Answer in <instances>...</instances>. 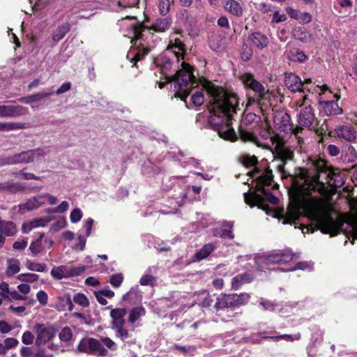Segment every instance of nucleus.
Here are the masks:
<instances>
[{"instance_id":"obj_49","label":"nucleus","mask_w":357,"mask_h":357,"mask_svg":"<svg viewBox=\"0 0 357 357\" xmlns=\"http://www.w3.org/2000/svg\"><path fill=\"white\" fill-rule=\"evenodd\" d=\"M43 245L40 241H36L31 243L29 250L33 255H36L43 250Z\"/></svg>"},{"instance_id":"obj_1","label":"nucleus","mask_w":357,"mask_h":357,"mask_svg":"<svg viewBox=\"0 0 357 357\" xmlns=\"http://www.w3.org/2000/svg\"><path fill=\"white\" fill-rule=\"evenodd\" d=\"M290 176L292 186L289 190V206L273 213L284 216L282 223H294L303 214L317 223H357V207L349 213H340L331 202L326 183L335 188L342 186L345 175L340 169L328 168L324 160H312L307 168H298Z\"/></svg>"},{"instance_id":"obj_36","label":"nucleus","mask_w":357,"mask_h":357,"mask_svg":"<svg viewBox=\"0 0 357 357\" xmlns=\"http://www.w3.org/2000/svg\"><path fill=\"white\" fill-rule=\"evenodd\" d=\"M73 301L77 305L87 307L89 306V301L86 296L83 293H77L73 296Z\"/></svg>"},{"instance_id":"obj_63","label":"nucleus","mask_w":357,"mask_h":357,"mask_svg":"<svg viewBox=\"0 0 357 357\" xmlns=\"http://www.w3.org/2000/svg\"><path fill=\"white\" fill-rule=\"evenodd\" d=\"M50 0H29L30 3L32 6V10H37L40 6L46 4L48 3Z\"/></svg>"},{"instance_id":"obj_9","label":"nucleus","mask_w":357,"mask_h":357,"mask_svg":"<svg viewBox=\"0 0 357 357\" xmlns=\"http://www.w3.org/2000/svg\"><path fill=\"white\" fill-rule=\"evenodd\" d=\"M241 81L245 86L252 89L257 95L259 99V104L261 105V109L265 110L264 107H266V101L268 100L271 96L268 90L250 73H245L241 76Z\"/></svg>"},{"instance_id":"obj_56","label":"nucleus","mask_w":357,"mask_h":357,"mask_svg":"<svg viewBox=\"0 0 357 357\" xmlns=\"http://www.w3.org/2000/svg\"><path fill=\"white\" fill-rule=\"evenodd\" d=\"M154 278L151 275H144L140 280L139 283L142 286L153 285Z\"/></svg>"},{"instance_id":"obj_35","label":"nucleus","mask_w":357,"mask_h":357,"mask_svg":"<svg viewBox=\"0 0 357 357\" xmlns=\"http://www.w3.org/2000/svg\"><path fill=\"white\" fill-rule=\"evenodd\" d=\"M24 128V123H0V132L15 130L18 129H22Z\"/></svg>"},{"instance_id":"obj_12","label":"nucleus","mask_w":357,"mask_h":357,"mask_svg":"<svg viewBox=\"0 0 357 357\" xmlns=\"http://www.w3.org/2000/svg\"><path fill=\"white\" fill-rule=\"evenodd\" d=\"M77 350L89 355H97L101 357L107 356L108 351L102 345L100 341L93 337L82 339L78 345Z\"/></svg>"},{"instance_id":"obj_43","label":"nucleus","mask_w":357,"mask_h":357,"mask_svg":"<svg viewBox=\"0 0 357 357\" xmlns=\"http://www.w3.org/2000/svg\"><path fill=\"white\" fill-rule=\"evenodd\" d=\"M174 349L181 351V352H182L185 356H193L196 351V348L194 346L185 347L174 344Z\"/></svg>"},{"instance_id":"obj_59","label":"nucleus","mask_w":357,"mask_h":357,"mask_svg":"<svg viewBox=\"0 0 357 357\" xmlns=\"http://www.w3.org/2000/svg\"><path fill=\"white\" fill-rule=\"evenodd\" d=\"M69 208V204L66 201H63L58 206L52 209L51 211L54 213H62L66 212Z\"/></svg>"},{"instance_id":"obj_25","label":"nucleus","mask_w":357,"mask_h":357,"mask_svg":"<svg viewBox=\"0 0 357 357\" xmlns=\"http://www.w3.org/2000/svg\"><path fill=\"white\" fill-rule=\"evenodd\" d=\"M224 8L227 12L237 17L241 16L243 13L240 3L236 0H225Z\"/></svg>"},{"instance_id":"obj_16","label":"nucleus","mask_w":357,"mask_h":357,"mask_svg":"<svg viewBox=\"0 0 357 357\" xmlns=\"http://www.w3.org/2000/svg\"><path fill=\"white\" fill-rule=\"evenodd\" d=\"M28 114V109L20 105H0V118H13Z\"/></svg>"},{"instance_id":"obj_32","label":"nucleus","mask_w":357,"mask_h":357,"mask_svg":"<svg viewBox=\"0 0 357 357\" xmlns=\"http://www.w3.org/2000/svg\"><path fill=\"white\" fill-rule=\"evenodd\" d=\"M344 160L347 162H354L357 160V151L351 145L347 146L344 151Z\"/></svg>"},{"instance_id":"obj_20","label":"nucleus","mask_w":357,"mask_h":357,"mask_svg":"<svg viewBox=\"0 0 357 357\" xmlns=\"http://www.w3.org/2000/svg\"><path fill=\"white\" fill-rule=\"evenodd\" d=\"M127 311L125 308H114L110 312V317L112 319V328L124 326L126 321L124 317Z\"/></svg>"},{"instance_id":"obj_21","label":"nucleus","mask_w":357,"mask_h":357,"mask_svg":"<svg viewBox=\"0 0 357 357\" xmlns=\"http://www.w3.org/2000/svg\"><path fill=\"white\" fill-rule=\"evenodd\" d=\"M41 206H43V202H40L38 195L37 196L28 199L25 203L20 204L18 211L23 214L27 211L38 208Z\"/></svg>"},{"instance_id":"obj_52","label":"nucleus","mask_w":357,"mask_h":357,"mask_svg":"<svg viewBox=\"0 0 357 357\" xmlns=\"http://www.w3.org/2000/svg\"><path fill=\"white\" fill-rule=\"evenodd\" d=\"M273 18L271 20L272 23H279L284 22L287 20V17L284 14H280L277 10H273Z\"/></svg>"},{"instance_id":"obj_51","label":"nucleus","mask_w":357,"mask_h":357,"mask_svg":"<svg viewBox=\"0 0 357 357\" xmlns=\"http://www.w3.org/2000/svg\"><path fill=\"white\" fill-rule=\"evenodd\" d=\"M20 266L18 261L15 264H10L6 270V275L8 277L13 276L20 271Z\"/></svg>"},{"instance_id":"obj_7","label":"nucleus","mask_w":357,"mask_h":357,"mask_svg":"<svg viewBox=\"0 0 357 357\" xmlns=\"http://www.w3.org/2000/svg\"><path fill=\"white\" fill-rule=\"evenodd\" d=\"M284 84L285 86L293 92H303L307 91L310 93H319V95H324L326 97H330L331 93L328 90L326 85H315L312 84L311 79H305L302 82L301 79L294 73H287L284 75Z\"/></svg>"},{"instance_id":"obj_47","label":"nucleus","mask_w":357,"mask_h":357,"mask_svg":"<svg viewBox=\"0 0 357 357\" xmlns=\"http://www.w3.org/2000/svg\"><path fill=\"white\" fill-rule=\"evenodd\" d=\"M8 225H0V247L2 246L3 243L5 241V237L3 235V233L5 236H12L14 234V232L10 231V229H7V226Z\"/></svg>"},{"instance_id":"obj_29","label":"nucleus","mask_w":357,"mask_h":357,"mask_svg":"<svg viewBox=\"0 0 357 357\" xmlns=\"http://www.w3.org/2000/svg\"><path fill=\"white\" fill-rule=\"evenodd\" d=\"M51 95V92L43 91L33 94L31 96L21 98L19 99V101L24 104L31 105L33 102H39L41 100L50 96Z\"/></svg>"},{"instance_id":"obj_19","label":"nucleus","mask_w":357,"mask_h":357,"mask_svg":"<svg viewBox=\"0 0 357 357\" xmlns=\"http://www.w3.org/2000/svg\"><path fill=\"white\" fill-rule=\"evenodd\" d=\"M248 42L251 46L262 50L268 46L269 40L266 35L260 32H255L248 36Z\"/></svg>"},{"instance_id":"obj_8","label":"nucleus","mask_w":357,"mask_h":357,"mask_svg":"<svg viewBox=\"0 0 357 357\" xmlns=\"http://www.w3.org/2000/svg\"><path fill=\"white\" fill-rule=\"evenodd\" d=\"M250 298V296L247 293L240 294H220L216 297L213 308L217 311L225 308L235 309L247 304Z\"/></svg>"},{"instance_id":"obj_18","label":"nucleus","mask_w":357,"mask_h":357,"mask_svg":"<svg viewBox=\"0 0 357 357\" xmlns=\"http://www.w3.org/2000/svg\"><path fill=\"white\" fill-rule=\"evenodd\" d=\"M337 137L347 142H355L357 139V131L350 126H340L335 129Z\"/></svg>"},{"instance_id":"obj_48","label":"nucleus","mask_w":357,"mask_h":357,"mask_svg":"<svg viewBox=\"0 0 357 357\" xmlns=\"http://www.w3.org/2000/svg\"><path fill=\"white\" fill-rule=\"evenodd\" d=\"M186 199L187 197L185 193L183 195V197L180 200H178V198L173 199L169 205V207L172 208V211L170 213H175V211L177 210V207L181 206L183 204H184V199ZM169 213V212H168L167 213Z\"/></svg>"},{"instance_id":"obj_34","label":"nucleus","mask_w":357,"mask_h":357,"mask_svg":"<svg viewBox=\"0 0 357 357\" xmlns=\"http://www.w3.org/2000/svg\"><path fill=\"white\" fill-rule=\"evenodd\" d=\"M270 339L274 341H279L280 340H284L287 342H294L295 340H299L301 338V334L300 333H295L294 335L282 334L276 336H271Z\"/></svg>"},{"instance_id":"obj_28","label":"nucleus","mask_w":357,"mask_h":357,"mask_svg":"<svg viewBox=\"0 0 357 357\" xmlns=\"http://www.w3.org/2000/svg\"><path fill=\"white\" fill-rule=\"evenodd\" d=\"M175 160L183 167H194L198 169L201 165L200 160L194 158H186L181 152L176 155Z\"/></svg>"},{"instance_id":"obj_38","label":"nucleus","mask_w":357,"mask_h":357,"mask_svg":"<svg viewBox=\"0 0 357 357\" xmlns=\"http://www.w3.org/2000/svg\"><path fill=\"white\" fill-rule=\"evenodd\" d=\"M26 266L29 270L37 272H44L47 267L45 264L35 263L30 260H27Z\"/></svg>"},{"instance_id":"obj_57","label":"nucleus","mask_w":357,"mask_h":357,"mask_svg":"<svg viewBox=\"0 0 357 357\" xmlns=\"http://www.w3.org/2000/svg\"><path fill=\"white\" fill-rule=\"evenodd\" d=\"M101 342L105 345L107 348L111 350L116 349V344L111 338L108 337H102Z\"/></svg>"},{"instance_id":"obj_6","label":"nucleus","mask_w":357,"mask_h":357,"mask_svg":"<svg viewBox=\"0 0 357 357\" xmlns=\"http://www.w3.org/2000/svg\"><path fill=\"white\" fill-rule=\"evenodd\" d=\"M344 225H294L295 229L301 230L303 234H312L315 231L320 230L324 234H329L331 237L335 236L343 233L345 236L350 239L352 238L351 243L357 239V225H347L348 229H344Z\"/></svg>"},{"instance_id":"obj_33","label":"nucleus","mask_w":357,"mask_h":357,"mask_svg":"<svg viewBox=\"0 0 357 357\" xmlns=\"http://www.w3.org/2000/svg\"><path fill=\"white\" fill-rule=\"evenodd\" d=\"M146 310L143 307H136L130 310L129 313L128 321L134 324L137 320L144 315H145Z\"/></svg>"},{"instance_id":"obj_54","label":"nucleus","mask_w":357,"mask_h":357,"mask_svg":"<svg viewBox=\"0 0 357 357\" xmlns=\"http://www.w3.org/2000/svg\"><path fill=\"white\" fill-rule=\"evenodd\" d=\"M36 298L40 305H45L47 303L48 296L45 291L40 290L38 291L36 294Z\"/></svg>"},{"instance_id":"obj_61","label":"nucleus","mask_w":357,"mask_h":357,"mask_svg":"<svg viewBox=\"0 0 357 357\" xmlns=\"http://www.w3.org/2000/svg\"><path fill=\"white\" fill-rule=\"evenodd\" d=\"M258 10L264 13H273L274 7L269 3H261L257 7Z\"/></svg>"},{"instance_id":"obj_26","label":"nucleus","mask_w":357,"mask_h":357,"mask_svg":"<svg viewBox=\"0 0 357 357\" xmlns=\"http://www.w3.org/2000/svg\"><path fill=\"white\" fill-rule=\"evenodd\" d=\"M252 277L248 273H243L238 274L234 277L231 280V289L237 290L240 289L243 284L250 282L252 280Z\"/></svg>"},{"instance_id":"obj_30","label":"nucleus","mask_w":357,"mask_h":357,"mask_svg":"<svg viewBox=\"0 0 357 357\" xmlns=\"http://www.w3.org/2000/svg\"><path fill=\"white\" fill-rule=\"evenodd\" d=\"M228 229H213V236L220 237L222 239H233L234 234L232 231L233 225H229Z\"/></svg>"},{"instance_id":"obj_22","label":"nucleus","mask_w":357,"mask_h":357,"mask_svg":"<svg viewBox=\"0 0 357 357\" xmlns=\"http://www.w3.org/2000/svg\"><path fill=\"white\" fill-rule=\"evenodd\" d=\"M70 24L67 22L59 25L52 32L51 36L52 46L55 45L59 41L64 38L70 31Z\"/></svg>"},{"instance_id":"obj_24","label":"nucleus","mask_w":357,"mask_h":357,"mask_svg":"<svg viewBox=\"0 0 357 357\" xmlns=\"http://www.w3.org/2000/svg\"><path fill=\"white\" fill-rule=\"evenodd\" d=\"M275 151L277 157L283 162L291 160L293 158V151L284 146L280 142H277L275 144Z\"/></svg>"},{"instance_id":"obj_11","label":"nucleus","mask_w":357,"mask_h":357,"mask_svg":"<svg viewBox=\"0 0 357 357\" xmlns=\"http://www.w3.org/2000/svg\"><path fill=\"white\" fill-rule=\"evenodd\" d=\"M328 90L331 93V96L328 98L324 95L317 93L319 98V104L321 107V112L326 116L337 115L342 112V109L337 104L338 100L340 98L339 93H333L328 88Z\"/></svg>"},{"instance_id":"obj_13","label":"nucleus","mask_w":357,"mask_h":357,"mask_svg":"<svg viewBox=\"0 0 357 357\" xmlns=\"http://www.w3.org/2000/svg\"><path fill=\"white\" fill-rule=\"evenodd\" d=\"M299 257V253L293 252L291 250H280L262 256L261 259L266 265L285 264Z\"/></svg>"},{"instance_id":"obj_27","label":"nucleus","mask_w":357,"mask_h":357,"mask_svg":"<svg viewBox=\"0 0 357 357\" xmlns=\"http://www.w3.org/2000/svg\"><path fill=\"white\" fill-rule=\"evenodd\" d=\"M240 137L241 140H243V142H251L257 145L258 146H262L267 149L270 148L269 144H262L261 142H260L258 137L252 132L241 129Z\"/></svg>"},{"instance_id":"obj_4","label":"nucleus","mask_w":357,"mask_h":357,"mask_svg":"<svg viewBox=\"0 0 357 357\" xmlns=\"http://www.w3.org/2000/svg\"><path fill=\"white\" fill-rule=\"evenodd\" d=\"M257 162V158L255 156H244L243 163L245 166H255L254 169L247 173L250 178L247 181L248 185H251L256 191L254 193H244L245 202L250 207L257 206L266 212L268 215H271L277 218L279 221L283 220L284 222V216L274 215L273 213L281 212L284 208L272 209L267 203L276 205L279 199L271 193L267 188L272 183L273 174L272 170L268 167H260L255 166Z\"/></svg>"},{"instance_id":"obj_17","label":"nucleus","mask_w":357,"mask_h":357,"mask_svg":"<svg viewBox=\"0 0 357 357\" xmlns=\"http://www.w3.org/2000/svg\"><path fill=\"white\" fill-rule=\"evenodd\" d=\"M273 115L274 126L277 130L284 132L291 130L294 131L290 124L291 118L287 113L278 112L273 113Z\"/></svg>"},{"instance_id":"obj_3","label":"nucleus","mask_w":357,"mask_h":357,"mask_svg":"<svg viewBox=\"0 0 357 357\" xmlns=\"http://www.w3.org/2000/svg\"><path fill=\"white\" fill-rule=\"evenodd\" d=\"M172 20L171 17H157L150 26L127 17L119 21L123 35L131 39L133 47L128 52L127 59L134 65L147 54L156 45L158 38L154 33H163L168 30Z\"/></svg>"},{"instance_id":"obj_50","label":"nucleus","mask_w":357,"mask_h":357,"mask_svg":"<svg viewBox=\"0 0 357 357\" xmlns=\"http://www.w3.org/2000/svg\"><path fill=\"white\" fill-rule=\"evenodd\" d=\"M70 221L73 223L79 222L82 218V212L79 208H75L70 213Z\"/></svg>"},{"instance_id":"obj_62","label":"nucleus","mask_w":357,"mask_h":357,"mask_svg":"<svg viewBox=\"0 0 357 357\" xmlns=\"http://www.w3.org/2000/svg\"><path fill=\"white\" fill-rule=\"evenodd\" d=\"M18 344V340L14 337H8L4 340V344L7 350L15 347Z\"/></svg>"},{"instance_id":"obj_42","label":"nucleus","mask_w":357,"mask_h":357,"mask_svg":"<svg viewBox=\"0 0 357 357\" xmlns=\"http://www.w3.org/2000/svg\"><path fill=\"white\" fill-rule=\"evenodd\" d=\"M192 102L195 106H201L204 102L203 89L197 91L191 97Z\"/></svg>"},{"instance_id":"obj_40","label":"nucleus","mask_w":357,"mask_h":357,"mask_svg":"<svg viewBox=\"0 0 357 357\" xmlns=\"http://www.w3.org/2000/svg\"><path fill=\"white\" fill-rule=\"evenodd\" d=\"M17 280L24 282H34L38 280L39 276L35 273H22L17 275Z\"/></svg>"},{"instance_id":"obj_55","label":"nucleus","mask_w":357,"mask_h":357,"mask_svg":"<svg viewBox=\"0 0 357 357\" xmlns=\"http://www.w3.org/2000/svg\"><path fill=\"white\" fill-rule=\"evenodd\" d=\"M34 340V335L30 331H25L22 337V342L24 344H31Z\"/></svg>"},{"instance_id":"obj_58","label":"nucleus","mask_w":357,"mask_h":357,"mask_svg":"<svg viewBox=\"0 0 357 357\" xmlns=\"http://www.w3.org/2000/svg\"><path fill=\"white\" fill-rule=\"evenodd\" d=\"M259 116H257L255 114L249 113L246 114L243 119V122L244 124H249L252 122H257L259 120Z\"/></svg>"},{"instance_id":"obj_2","label":"nucleus","mask_w":357,"mask_h":357,"mask_svg":"<svg viewBox=\"0 0 357 357\" xmlns=\"http://www.w3.org/2000/svg\"><path fill=\"white\" fill-rule=\"evenodd\" d=\"M185 45L178 38L171 40L167 50L154 60L156 66L171 83V90L176 97L185 100L191 89L199 83L208 95V123L220 137L231 142L237 135L231 126L232 116L238 109V98L227 93L211 82H202L194 74L193 68L184 61Z\"/></svg>"},{"instance_id":"obj_64","label":"nucleus","mask_w":357,"mask_h":357,"mask_svg":"<svg viewBox=\"0 0 357 357\" xmlns=\"http://www.w3.org/2000/svg\"><path fill=\"white\" fill-rule=\"evenodd\" d=\"M298 19H300L301 23L307 24L312 21V15L307 12H303L300 13Z\"/></svg>"},{"instance_id":"obj_37","label":"nucleus","mask_w":357,"mask_h":357,"mask_svg":"<svg viewBox=\"0 0 357 357\" xmlns=\"http://www.w3.org/2000/svg\"><path fill=\"white\" fill-rule=\"evenodd\" d=\"M157 6L159 13L162 15H166L170 10V0H157Z\"/></svg>"},{"instance_id":"obj_10","label":"nucleus","mask_w":357,"mask_h":357,"mask_svg":"<svg viewBox=\"0 0 357 357\" xmlns=\"http://www.w3.org/2000/svg\"><path fill=\"white\" fill-rule=\"evenodd\" d=\"M47 152L43 149L30 150L8 158L7 159L3 160V161L1 162L0 165H4L17 163H30L39 160L40 159L44 158Z\"/></svg>"},{"instance_id":"obj_45","label":"nucleus","mask_w":357,"mask_h":357,"mask_svg":"<svg viewBox=\"0 0 357 357\" xmlns=\"http://www.w3.org/2000/svg\"><path fill=\"white\" fill-rule=\"evenodd\" d=\"M10 291H11L9 289V285L7 282H2L0 283V296L2 298L10 301L11 298L9 296Z\"/></svg>"},{"instance_id":"obj_41","label":"nucleus","mask_w":357,"mask_h":357,"mask_svg":"<svg viewBox=\"0 0 357 357\" xmlns=\"http://www.w3.org/2000/svg\"><path fill=\"white\" fill-rule=\"evenodd\" d=\"M123 279V273L112 274L109 278V283L114 288H118L121 285Z\"/></svg>"},{"instance_id":"obj_5","label":"nucleus","mask_w":357,"mask_h":357,"mask_svg":"<svg viewBox=\"0 0 357 357\" xmlns=\"http://www.w3.org/2000/svg\"><path fill=\"white\" fill-rule=\"evenodd\" d=\"M312 105V101L309 98L308 94L294 99L291 102V107L298 113V126L294 129V134L298 139H300L298 135L303 128L312 130H315L318 126L317 119L315 116Z\"/></svg>"},{"instance_id":"obj_23","label":"nucleus","mask_w":357,"mask_h":357,"mask_svg":"<svg viewBox=\"0 0 357 357\" xmlns=\"http://www.w3.org/2000/svg\"><path fill=\"white\" fill-rule=\"evenodd\" d=\"M218 248L215 243H208L204 245L194 255L196 261H202L206 259Z\"/></svg>"},{"instance_id":"obj_60","label":"nucleus","mask_w":357,"mask_h":357,"mask_svg":"<svg viewBox=\"0 0 357 357\" xmlns=\"http://www.w3.org/2000/svg\"><path fill=\"white\" fill-rule=\"evenodd\" d=\"M214 303H215V302H214L213 296L208 294L202 301V306L203 307H208V308H209L211 307H213Z\"/></svg>"},{"instance_id":"obj_15","label":"nucleus","mask_w":357,"mask_h":357,"mask_svg":"<svg viewBox=\"0 0 357 357\" xmlns=\"http://www.w3.org/2000/svg\"><path fill=\"white\" fill-rule=\"evenodd\" d=\"M36 333H37L36 344L40 346L51 340L56 333L54 327H45L43 324H38L35 326Z\"/></svg>"},{"instance_id":"obj_46","label":"nucleus","mask_w":357,"mask_h":357,"mask_svg":"<svg viewBox=\"0 0 357 357\" xmlns=\"http://www.w3.org/2000/svg\"><path fill=\"white\" fill-rule=\"evenodd\" d=\"M289 57L293 61H297L300 62L304 61L307 58L304 52L299 50H295L291 52V56Z\"/></svg>"},{"instance_id":"obj_53","label":"nucleus","mask_w":357,"mask_h":357,"mask_svg":"<svg viewBox=\"0 0 357 357\" xmlns=\"http://www.w3.org/2000/svg\"><path fill=\"white\" fill-rule=\"evenodd\" d=\"M116 331V336L119 337L121 340L124 341L129 337V333L127 329H125L123 326H119L114 328Z\"/></svg>"},{"instance_id":"obj_14","label":"nucleus","mask_w":357,"mask_h":357,"mask_svg":"<svg viewBox=\"0 0 357 357\" xmlns=\"http://www.w3.org/2000/svg\"><path fill=\"white\" fill-rule=\"evenodd\" d=\"M85 271V266L68 267L61 265L53 268L51 271V275L56 280H61L63 278H68L74 276H78L82 274Z\"/></svg>"},{"instance_id":"obj_31","label":"nucleus","mask_w":357,"mask_h":357,"mask_svg":"<svg viewBox=\"0 0 357 357\" xmlns=\"http://www.w3.org/2000/svg\"><path fill=\"white\" fill-rule=\"evenodd\" d=\"M293 36L296 39L303 43H307L311 39V34L305 29L296 27L293 30Z\"/></svg>"},{"instance_id":"obj_39","label":"nucleus","mask_w":357,"mask_h":357,"mask_svg":"<svg viewBox=\"0 0 357 357\" xmlns=\"http://www.w3.org/2000/svg\"><path fill=\"white\" fill-rule=\"evenodd\" d=\"M38 198H40V202H43V205L45 204L46 203L50 205H54L57 202L56 197L49 193L39 194Z\"/></svg>"},{"instance_id":"obj_44","label":"nucleus","mask_w":357,"mask_h":357,"mask_svg":"<svg viewBox=\"0 0 357 357\" xmlns=\"http://www.w3.org/2000/svg\"><path fill=\"white\" fill-rule=\"evenodd\" d=\"M73 337V333L70 327H64L59 334V339L63 342H69Z\"/></svg>"}]
</instances>
